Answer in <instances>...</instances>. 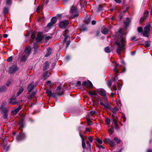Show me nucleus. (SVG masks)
I'll use <instances>...</instances> for the list:
<instances>
[{"label":"nucleus","mask_w":152,"mask_h":152,"mask_svg":"<svg viewBox=\"0 0 152 152\" xmlns=\"http://www.w3.org/2000/svg\"><path fill=\"white\" fill-rule=\"evenodd\" d=\"M86 143L85 142V140L84 139L82 138V146L83 149H84L86 147Z\"/></svg>","instance_id":"32"},{"label":"nucleus","mask_w":152,"mask_h":152,"mask_svg":"<svg viewBox=\"0 0 152 152\" xmlns=\"http://www.w3.org/2000/svg\"><path fill=\"white\" fill-rule=\"evenodd\" d=\"M98 147L99 148H102V149H104L105 148L102 145H98Z\"/></svg>","instance_id":"59"},{"label":"nucleus","mask_w":152,"mask_h":152,"mask_svg":"<svg viewBox=\"0 0 152 152\" xmlns=\"http://www.w3.org/2000/svg\"><path fill=\"white\" fill-rule=\"evenodd\" d=\"M118 110V108L116 107H114L112 110V111L114 113H115L117 112Z\"/></svg>","instance_id":"45"},{"label":"nucleus","mask_w":152,"mask_h":152,"mask_svg":"<svg viewBox=\"0 0 152 152\" xmlns=\"http://www.w3.org/2000/svg\"><path fill=\"white\" fill-rule=\"evenodd\" d=\"M130 22V19L129 18H127L126 20L124 22V23L125 25L126 26V28L128 26Z\"/></svg>","instance_id":"18"},{"label":"nucleus","mask_w":152,"mask_h":152,"mask_svg":"<svg viewBox=\"0 0 152 152\" xmlns=\"http://www.w3.org/2000/svg\"><path fill=\"white\" fill-rule=\"evenodd\" d=\"M151 27V24L148 23L144 28V31L142 32L143 36L148 37L149 36V34L150 32V28Z\"/></svg>","instance_id":"4"},{"label":"nucleus","mask_w":152,"mask_h":152,"mask_svg":"<svg viewBox=\"0 0 152 152\" xmlns=\"http://www.w3.org/2000/svg\"><path fill=\"white\" fill-rule=\"evenodd\" d=\"M114 1L116 3H120L121 2V0H114Z\"/></svg>","instance_id":"62"},{"label":"nucleus","mask_w":152,"mask_h":152,"mask_svg":"<svg viewBox=\"0 0 152 152\" xmlns=\"http://www.w3.org/2000/svg\"><path fill=\"white\" fill-rule=\"evenodd\" d=\"M96 140L100 144H102V141L99 139H96Z\"/></svg>","instance_id":"51"},{"label":"nucleus","mask_w":152,"mask_h":152,"mask_svg":"<svg viewBox=\"0 0 152 152\" xmlns=\"http://www.w3.org/2000/svg\"><path fill=\"white\" fill-rule=\"evenodd\" d=\"M9 103L12 104H17V102L15 101V99L13 97H12L10 99Z\"/></svg>","instance_id":"16"},{"label":"nucleus","mask_w":152,"mask_h":152,"mask_svg":"<svg viewBox=\"0 0 152 152\" xmlns=\"http://www.w3.org/2000/svg\"><path fill=\"white\" fill-rule=\"evenodd\" d=\"M83 3H84V5L83 7L85 6L87 4V2L85 1H83V0H80V4L82 5L83 4Z\"/></svg>","instance_id":"33"},{"label":"nucleus","mask_w":152,"mask_h":152,"mask_svg":"<svg viewBox=\"0 0 152 152\" xmlns=\"http://www.w3.org/2000/svg\"><path fill=\"white\" fill-rule=\"evenodd\" d=\"M68 40V41H67L66 42V48H67L69 46V45L70 44V39H69V38H68L66 40ZM66 41H66H65V42ZM63 42L64 43V42H64L63 41Z\"/></svg>","instance_id":"34"},{"label":"nucleus","mask_w":152,"mask_h":152,"mask_svg":"<svg viewBox=\"0 0 152 152\" xmlns=\"http://www.w3.org/2000/svg\"><path fill=\"white\" fill-rule=\"evenodd\" d=\"M97 91L100 95L102 96V97L105 96L107 97L106 95V91L103 89H98Z\"/></svg>","instance_id":"7"},{"label":"nucleus","mask_w":152,"mask_h":152,"mask_svg":"<svg viewBox=\"0 0 152 152\" xmlns=\"http://www.w3.org/2000/svg\"><path fill=\"white\" fill-rule=\"evenodd\" d=\"M110 140V139L109 138H105L104 139V142L105 143H109Z\"/></svg>","instance_id":"38"},{"label":"nucleus","mask_w":152,"mask_h":152,"mask_svg":"<svg viewBox=\"0 0 152 152\" xmlns=\"http://www.w3.org/2000/svg\"><path fill=\"white\" fill-rule=\"evenodd\" d=\"M96 23V21L94 20H93L92 22V24L93 25H94Z\"/></svg>","instance_id":"64"},{"label":"nucleus","mask_w":152,"mask_h":152,"mask_svg":"<svg viewBox=\"0 0 152 152\" xmlns=\"http://www.w3.org/2000/svg\"><path fill=\"white\" fill-rule=\"evenodd\" d=\"M51 82L50 81H47V83H46V84L48 85V86L50 87V86L51 84Z\"/></svg>","instance_id":"58"},{"label":"nucleus","mask_w":152,"mask_h":152,"mask_svg":"<svg viewBox=\"0 0 152 152\" xmlns=\"http://www.w3.org/2000/svg\"><path fill=\"white\" fill-rule=\"evenodd\" d=\"M25 137V134L24 133L20 134L16 137L17 140L18 141H21Z\"/></svg>","instance_id":"11"},{"label":"nucleus","mask_w":152,"mask_h":152,"mask_svg":"<svg viewBox=\"0 0 152 152\" xmlns=\"http://www.w3.org/2000/svg\"><path fill=\"white\" fill-rule=\"evenodd\" d=\"M69 0H62V2L64 4H66Z\"/></svg>","instance_id":"63"},{"label":"nucleus","mask_w":152,"mask_h":152,"mask_svg":"<svg viewBox=\"0 0 152 152\" xmlns=\"http://www.w3.org/2000/svg\"><path fill=\"white\" fill-rule=\"evenodd\" d=\"M109 143H110V145L112 146H113L115 144L114 142L113 141L110 140Z\"/></svg>","instance_id":"50"},{"label":"nucleus","mask_w":152,"mask_h":152,"mask_svg":"<svg viewBox=\"0 0 152 152\" xmlns=\"http://www.w3.org/2000/svg\"><path fill=\"white\" fill-rule=\"evenodd\" d=\"M105 121L107 125H109L110 123V119L106 118Z\"/></svg>","instance_id":"43"},{"label":"nucleus","mask_w":152,"mask_h":152,"mask_svg":"<svg viewBox=\"0 0 152 152\" xmlns=\"http://www.w3.org/2000/svg\"><path fill=\"white\" fill-rule=\"evenodd\" d=\"M3 148H4V149L6 150V151H7L8 150L9 147L8 146H3Z\"/></svg>","instance_id":"53"},{"label":"nucleus","mask_w":152,"mask_h":152,"mask_svg":"<svg viewBox=\"0 0 152 152\" xmlns=\"http://www.w3.org/2000/svg\"><path fill=\"white\" fill-rule=\"evenodd\" d=\"M11 0H7L6 4H11Z\"/></svg>","instance_id":"57"},{"label":"nucleus","mask_w":152,"mask_h":152,"mask_svg":"<svg viewBox=\"0 0 152 152\" xmlns=\"http://www.w3.org/2000/svg\"><path fill=\"white\" fill-rule=\"evenodd\" d=\"M90 18L89 17H88L85 19V21L86 23L87 24L90 22Z\"/></svg>","instance_id":"35"},{"label":"nucleus","mask_w":152,"mask_h":152,"mask_svg":"<svg viewBox=\"0 0 152 152\" xmlns=\"http://www.w3.org/2000/svg\"><path fill=\"white\" fill-rule=\"evenodd\" d=\"M27 55H23L21 58V61H25L26 59H27L28 56Z\"/></svg>","instance_id":"22"},{"label":"nucleus","mask_w":152,"mask_h":152,"mask_svg":"<svg viewBox=\"0 0 152 152\" xmlns=\"http://www.w3.org/2000/svg\"><path fill=\"white\" fill-rule=\"evenodd\" d=\"M43 37L47 40H49L52 37L49 36H44Z\"/></svg>","instance_id":"37"},{"label":"nucleus","mask_w":152,"mask_h":152,"mask_svg":"<svg viewBox=\"0 0 152 152\" xmlns=\"http://www.w3.org/2000/svg\"><path fill=\"white\" fill-rule=\"evenodd\" d=\"M103 10V7L101 5H99L98 9V11L100 12Z\"/></svg>","instance_id":"44"},{"label":"nucleus","mask_w":152,"mask_h":152,"mask_svg":"<svg viewBox=\"0 0 152 152\" xmlns=\"http://www.w3.org/2000/svg\"><path fill=\"white\" fill-rule=\"evenodd\" d=\"M12 56H10L7 58V61L8 62H10L12 60Z\"/></svg>","instance_id":"55"},{"label":"nucleus","mask_w":152,"mask_h":152,"mask_svg":"<svg viewBox=\"0 0 152 152\" xmlns=\"http://www.w3.org/2000/svg\"><path fill=\"white\" fill-rule=\"evenodd\" d=\"M31 37L32 39H34L35 37V34H31Z\"/></svg>","instance_id":"56"},{"label":"nucleus","mask_w":152,"mask_h":152,"mask_svg":"<svg viewBox=\"0 0 152 152\" xmlns=\"http://www.w3.org/2000/svg\"><path fill=\"white\" fill-rule=\"evenodd\" d=\"M56 22V19L55 18H52L51 20V21L48 23L47 26L49 27H50L55 24Z\"/></svg>","instance_id":"9"},{"label":"nucleus","mask_w":152,"mask_h":152,"mask_svg":"<svg viewBox=\"0 0 152 152\" xmlns=\"http://www.w3.org/2000/svg\"><path fill=\"white\" fill-rule=\"evenodd\" d=\"M96 112L95 110H93L90 112V114L92 115L96 114Z\"/></svg>","instance_id":"47"},{"label":"nucleus","mask_w":152,"mask_h":152,"mask_svg":"<svg viewBox=\"0 0 152 152\" xmlns=\"http://www.w3.org/2000/svg\"><path fill=\"white\" fill-rule=\"evenodd\" d=\"M70 18L72 19L77 17L78 16V13L77 7L74 6H73L70 10Z\"/></svg>","instance_id":"3"},{"label":"nucleus","mask_w":152,"mask_h":152,"mask_svg":"<svg viewBox=\"0 0 152 152\" xmlns=\"http://www.w3.org/2000/svg\"><path fill=\"white\" fill-rule=\"evenodd\" d=\"M145 45L146 47H148L150 45V43L148 41H146L145 42Z\"/></svg>","instance_id":"48"},{"label":"nucleus","mask_w":152,"mask_h":152,"mask_svg":"<svg viewBox=\"0 0 152 152\" xmlns=\"http://www.w3.org/2000/svg\"><path fill=\"white\" fill-rule=\"evenodd\" d=\"M31 50V48L29 46H27L25 48V52L26 54L28 56H29L30 54Z\"/></svg>","instance_id":"15"},{"label":"nucleus","mask_w":152,"mask_h":152,"mask_svg":"<svg viewBox=\"0 0 152 152\" xmlns=\"http://www.w3.org/2000/svg\"><path fill=\"white\" fill-rule=\"evenodd\" d=\"M143 30L142 28L141 27H140L137 29V31L138 32L141 33Z\"/></svg>","instance_id":"46"},{"label":"nucleus","mask_w":152,"mask_h":152,"mask_svg":"<svg viewBox=\"0 0 152 152\" xmlns=\"http://www.w3.org/2000/svg\"><path fill=\"white\" fill-rule=\"evenodd\" d=\"M61 88V85H59L57 88L56 90V91H58V90H59ZM57 94L58 95H61L63 94V92L62 91H60L59 92L58 91L57 92Z\"/></svg>","instance_id":"17"},{"label":"nucleus","mask_w":152,"mask_h":152,"mask_svg":"<svg viewBox=\"0 0 152 152\" xmlns=\"http://www.w3.org/2000/svg\"><path fill=\"white\" fill-rule=\"evenodd\" d=\"M35 94L36 92L34 91H33L31 93L30 92H29L27 94L28 99H31L34 97Z\"/></svg>","instance_id":"14"},{"label":"nucleus","mask_w":152,"mask_h":152,"mask_svg":"<svg viewBox=\"0 0 152 152\" xmlns=\"http://www.w3.org/2000/svg\"><path fill=\"white\" fill-rule=\"evenodd\" d=\"M108 131L110 134H112L114 132V127L113 126H111V128H110L108 130Z\"/></svg>","instance_id":"25"},{"label":"nucleus","mask_w":152,"mask_h":152,"mask_svg":"<svg viewBox=\"0 0 152 152\" xmlns=\"http://www.w3.org/2000/svg\"><path fill=\"white\" fill-rule=\"evenodd\" d=\"M68 31V30H66L65 31L64 34V36H65V38L64 40V42H65L66 40L68 38H69V37L68 36H66V33Z\"/></svg>","instance_id":"26"},{"label":"nucleus","mask_w":152,"mask_h":152,"mask_svg":"<svg viewBox=\"0 0 152 152\" xmlns=\"http://www.w3.org/2000/svg\"><path fill=\"white\" fill-rule=\"evenodd\" d=\"M102 32L103 34H106L108 32V30L106 28H104L103 29Z\"/></svg>","instance_id":"31"},{"label":"nucleus","mask_w":152,"mask_h":152,"mask_svg":"<svg viewBox=\"0 0 152 152\" xmlns=\"http://www.w3.org/2000/svg\"><path fill=\"white\" fill-rule=\"evenodd\" d=\"M105 51L107 53H109L111 52V50L108 47H107L105 48Z\"/></svg>","instance_id":"36"},{"label":"nucleus","mask_w":152,"mask_h":152,"mask_svg":"<svg viewBox=\"0 0 152 152\" xmlns=\"http://www.w3.org/2000/svg\"><path fill=\"white\" fill-rule=\"evenodd\" d=\"M19 69L16 65L14 64L12 65L9 68V72L10 73H13L18 71Z\"/></svg>","instance_id":"5"},{"label":"nucleus","mask_w":152,"mask_h":152,"mask_svg":"<svg viewBox=\"0 0 152 152\" xmlns=\"http://www.w3.org/2000/svg\"><path fill=\"white\" fill-rule=\"evenodd\" d=\"M7 90V88L5 86H2L0 88V93H2L4 92Z\"/></svg>","instance_id":"21"},{"label":"nucleus","mask_w":152,"mask_h":152,"mask_svg":"<svg viewBox=\"0 0 152 152\" xmlns=\"http://www.w3.org/2000/svg\"><path fill=\"white\" fill-rule=\"evenodd\" d=\"M88 139L89 142H91L93 141V138L91 136H89L88 137Z\"/></svg>","instance_id":"49"},{"label":"nucleus","mask_w":152,"mask_h":152,"mask_svg":"<svg viewBox=\"0 0 152 152\" xmlns=\"http://www.w3.org/2000/svg\"><path fill=\"white\" fill-rule=\"evenodd\" d=\"M69 23V22L68 20H63L60 23L59 26L61 28H63L66 26Z\"/></svg>","instance_id":"6"},{"label":"nucleus","mask_w":152,"mask_h":152,"mask_svg":"<svg viewBox=\"0 0 152 152\" xmlns=\"http://www.w3.org/2000/svg\"><path fill=\"white\" fill-rule=\"evenodd\" d=\"M23 87H21L19 88V91L17 94V96H19L23 91Z\"/></svg>","instance_id":"24"},{"label":"nucleus","mask_w":152,"mask_h":152,"mask_svg":"<svg viewBox=\"0 0 152 152\" xmlns=\"http://www.w3.org/2000/svg\"><path fill=\"white\" fill-rule=\"evenodd\" d=\"M34 87L33 82H32L27 87V89L29 92L31 91Z\"/></svg>","instance_id":"13"},{"label":"nucleus","mask_w":152,"mask_h":152,"mask_svg":"<svg viewBox=\"0 0 152 152\" xmlns=\"http://www.w3.org/2000/svg\"><path fill=\"white\" fill-rule=\"evenodd\" d=\"M33 47L34 50V52H36L38 49V47L37 45V43L36 42L34 43L33 45Z\"/></svg>","instance_id":"29"},{"label":"nucleus","mask_w":152,"mask_h":152,"mask_svg":"<svg viewBox=\"0 0 152 152\" xmlns=\"http://www.w3.org/2000/svg\"><path fill=\"white\" fill-rule=\"evenodd\" d=\"M20 109V107H18L17 108L15 109L12 112L15 115L19 110Z\"/></svg>","instance_id":"27"},{"label":"nucleus","mask_w":152,"mask_h":152,"mask_svg":"<svg viewBox=\"0 0 152 152\" xmlns=\"http://www.w3.org/2000/svg\"><path fill=\"white\" fill-rule=\"evenodd\" d=\"M44 38L43 36H42V33L39 32L37 35L36 39L37 42H40L41 41L43 38Z\"/></svg>","instance_id":"10"},{"label":"nucleus","mask_w":152,"mask_h":152,"mask_svg":"<svg viewBox=\"0 0 152 152\" xmlns=\"http://www.w3.org/2000/svg\"><path fill=\"white\" fill-rule=\"evenodd\" d=\"M4 110H5V112H4V115H3V117L4 119H7V109L6 108H5Z\"/></svg>","instance_id":"30"},{"label":"nucleus","mask_w":152,"mask_h":152,"mask_svg":"<svg viewBox=\"0 0 152 152\" xmlns=\"http://www.w3.org/2000/svg\"><path fill=\"white\" fill-rule=\"evenodd\" d=\"M88 93L91 96H95L97 94L96 91H90Z\"/></svg>","instance_id":"28"},{"label":"nucleus","mask_w":152,"mask_h":152,"mask_svg":"<svg viewBox=\"0 0 152 152\" xmlns=\"http://www.w3.org/2000/svg\"><path fill=\"white\" fill-rule=\"evenodd\" d=\"M98 101L100 102L101 105L104 107L106 109H109L110 106L109 105V102L107 97H102V98L98 99Z\"/></svg>","instance_id":"2"},{"label":"nucleus","mask_w":152,"mask_h":152,"mask_svg":"<svg viewBox=\"0 0 152 152\" xmlns=\"http://www.w3.org/2000/svg\"><path fill=\"white\" fill-rule=\"evenodd\" d=\"M118 75H116L115 77L114 78V80L115 82L117 81V80L118 79Z\"/></svg>","instance_id":"61"},{"label":"nucleus","mask_w":152,"mask_h":152,"mask_svg":"<svg viewBox=\"0 0 152 152\" xmlns=\"http://www.w3.org/2000/svg\"><path fill=\"white\" fill-rule=\"evenodd\" d=\"M83 85L87 87L91 88L93 86L91 82L89 80L85 81L83 83Z\"/></svg>","instance_id":"8"},{"label":"nucleus","mask_w":152,"mask_h":152,"mask_svg":"<svg viewBox=\"0 0 152 152\" xmlns=\"http://www.w3.org/2000/svg\"><path fill=\"white\" fill-rule=\"evenodd\" d=\"M49 67V64L48 62L46 61L45 62V65L43 67V70H45L48 69Z\"/></svg>","instance_id":"19"},{"label":"nucleus","mask_w":152,"mask_h":152,"mask_svg":"<svg viewBox=\"0 0 152 152\" xmlns=\"http://www.w3.org/2000/svg\"><path fill=\"white\" fill-rule=\"evenodd\" d=\"M107 85L110 88V87L112 85V81L111 80H108Z\"/></svg>","instance_id":"39"},{"label":"nucleus","mask_w":152,"mask_h":152,"mask_svg":"<svg viewBox=\"0 0 152 152\" xmlns=\"http://www.w3.org/2000/svg\"><path fill=\"white\" fill-rule=\"evenodd\" d=\"M114 140L118 144L119 143L121 142L120 140H119L117 137L114 138Z\"/></svg>","instance_id":"42"},{"label":"nucleus","mask_w":152,"mask_h":152,"mask_svg":"<svg viewBox=\"0 0 152 152\" xmlns=\"http://www.w3.org/2000/svg\"><path fill=\"white\" fill-rule=\"evenodd\" d=\"M52 50L50 48H48L47 49V52L45 55V56L47 57L49 56L51 54Z\"/></svg>","instance_id":"20"},{"label":"nucleus","mask_w":152,"mask_h":152,"mask_svg":"<svg viewBox=\"0 0 152 152\" xmlns=\"http://www.w3.org/2000/svg\"><path fill=\"white\" fill-rule=\"evenodd\" d=\"M118 65V64L115 67L114 69L113 70V71L115 72L116 73H119L118 70L117 69V67Z\"/></svg>","instance_id":"41"},{"label":"nucleus","mask_w":152,"mask_h":152,"mask_svg":"<svg viewBox=\"0 0 152 152\" xmlns=\"http://www.w3.org/2000/svg\"><path fill=\"white\" fill-rule=\"evenodd\" d=\"M119 33L117 39L115 42V44L117 45L116 52L118 55L120 54L121 51L125 49V42L126 36V33L123 31L122 28L119 29Z\"/></svg>","instance_id":"1"},{"label":"nucleus","mask_w":152,"mask_h":152,"mask_svg":"<svg viewBox=\"0 0 152 152\" xmlns=\"http://www.w3.org/2000/svg\"><path fill=\"white\" fill-rule=\"evenodd\" d=\"M19 125H20V126L21 127H23L24 126H23V121H21L20 122V123H19Z\"/></svg>","instance_id":"60"},{"label":"nucleus","mask_w":152,"mask_h":152,"mask_svg":"<svg viewBox=\"0 0 152 152\" xmlns=\"http://www.w3.org/2000/svg\"><path fill=\"white\" fill-rule=\"evenodd\" d=\"M46 93L48 96H52L51 91L50 89H47L46 91Z\"/></svg>","instance_id":"23"},{"label":"nucleus","mask_w":152,"mask_h":152,"mask_svg":"<svg viewBox=\"0 0 152 152\" xmlns=\"http://www.w3.org/2000/svg\"><path fill=\"white\" fill-rule=\"evenodd\" d=\"M8 12V9L7 7H4V8L3 12L4 13H7Z\"/></svg>","instance_id":"40"},{"label":"nucleus","mask_w":152,"mask_h":152,"mask_svg":"<svg viewBox=\"0 0 152 152\" xmlns=\"http://www.w3.org/2000/svg\"><path fill=\"white\" fill-rule=\"evenodd\" d=\"M51 75L50 72L48 71H46L43 72V74L42 79L43 80H45Z\"/></svg>","instance_id":"12"},{"label":"nucleus","mask_w":152,"mask_h":152,"mask_svg":"<svg viewBox=\"0 0 152 152\" xmlns=\"http://www.w3.org/2000/svg\"><path fill=\"white\" fill-rule=\"evenodd\" d=\"M113 122L114 123V126H116V125H118L117 124V121L116 118L113 119Z\"/></svg>","instance_id":"52"},{"label":"nucleus","mask_w":152,"mask_h":152,"mask_svg":"<svg viewBox=\"0 0 152 152\" xmlns=\"http://www.w3.org/2000/svg\"><path fill=\"white\" fill-rule=\"evenodd\" d=\"M122 117L123 119L124 122H125L126 121V118L125 117L124 114L123 113L122 114Z\"/></svg>","instance_id":"54"}]
</instances>
